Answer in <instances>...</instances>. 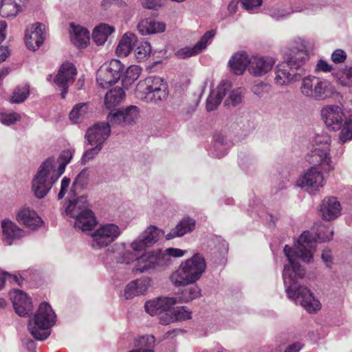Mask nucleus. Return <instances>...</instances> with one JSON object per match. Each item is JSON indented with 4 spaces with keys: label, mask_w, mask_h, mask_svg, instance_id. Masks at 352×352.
I'll list each match as a JSON object with an SVG mask.
<instances>
[{
    "label": "nucleus",
    "mask_w": 352,
    "mask_h": 352,
    "mask_svg": "<svg viewBox=\"0 0 352 352\" xmlns=\"http://www.w3.org/2000/svg\"><path fill=\"white\" fill-rule=\"evenodd\" d=\"M242 100L241 92L239 90H233L229 95L227 102H230L233 106L239 104Z\"/></svg>",
    "instance_id": "56"
},
{
    "label": "nucleus",
    "mask_w": 352,
    "mask_h": 352,
    "mask_svg": "<svg viewBox=\"0 0 352 352\" xmlns=\"http://www.w3.org/2000/svg\"><path fill=\"white\" fill-rule=\"evenodd\" d=\"M45 25L35 23L28 26L25 31V42L29 50L35 51L38 49L44 41Z\"/></svg>",
    "instance_id": "17"
},
{
    "label": "nucleus",
    "mask_w": 352,
    "mask_h": 352,
    "mask_svg": "<svg viewBox=\"0 0 352 352\" xmlns=\"http://www.w3.org/2000/svg\"><path fill=\"white\" fill-rule=\"evenodd\" d=\"M330 137L327 133L316 134L312 138L314 148L311 151L309 162L320 165L325 170H333L334 164L330 155Z\"/></svg>",
    "instance_id": "9"
},
{
    "label": "nucleus",
    "mask_w": 352,
    "mask_h": 352,
    "mask_svg": "<svg viewBox=\"0 0 352 352\" xmlns=\"http://www.w3.org/2000/svg\"><path fill=\"white\" fill-rule=\"evenodd\" d=\"M346 58V54L342 50H336L331 54V60L335 63H343Z\"/></svg>",
    "instance_id": "59"
},
{
    "label": "nucleus",
    "mask_w": 352,
    "mask_h": 352,
    "mask_svg": "<svg viewBox=\"0 0 352 352\" xmlns=\"http://www.w3.org/2000/svg\"><path fill=\"white\" fill-rule=\"evenodd\" d=\"M300 91L302 95L310 100L322 101L333 96L336 88L331 82L314 75L301 78Z\"/></svg>",
    "instance_id": "7"
},
{
    "label": "nucleus",
    "mask_w": 352,
    "mask_h": 352,
    "mask_svg": "<svg viewBox=\"0 0 352 352\" xmlns=\"http://www.w3.org/2000/svg\"><path fill=\"white\" fill-rule=\"evenodd\" d=\"M333 232L331 230L321 228L316 236L309 232H304L298 238L294 248L286 245L284 253L289 263L284 266L283 279L287 297L296 303L300 304L309 313H314L321 308L320 301L307 287L298 284V280L305 276V270L299 264L298 260L310 263L316 250L317 241L325 242L332 239Z\"/></svg>",
    "instance_id": "1"
},
{
    "label": "nucleus",
    "mask_w": 352,
    "mask_h": 352,
    "mask_svg": "<svg viewBox=\"0 0 352 352\" xmlns=\"http://www.w3.org/2000/svg\"><path fill=\"white\" fill-rule=\"evenodd\" d=\"M71 41L78 47H85L89 40V32L83 27L71 25Z\"/></svg>",
    "instance_id": "32"
},
{
    "label": "nucleus",
    "mask_w": 352,
    "mask_h": 352,
    "mask_svg": "<svg viewBox=\"0 0 352 352\" xmlns=\"http://www.w3.org/2000/svg\"><path fill=\"white\" fill-rule=\"evenodd\" d=\"M151 52V46L148 41L140 42L135 49V56L138 62L147 58Z\"/></svg>",
    "instance_id": "42"
},
{
    "label": "nucleus",
    "mask_w": 352,
    "mask_h": 352,
    "mask_svg": "<svg viewBox=\"0 0 352 352\" xmlns=\"http://www.w3.org/2000/svg\"><path fill=\"white\" fill-rule=\"evenodd\" d=\"M77 71L75 66L69 62L64 63L60 67L56 76L54 82L62 88L61 97L65 98L67 93V89L75 79Z\"/></svg>",
    "instance_id": "15"
},
{
    "label": "nucleus",
    "mask_w": 352,
    "mask_h": 352,
    "mask_svg": "<svg viewBox=\"0 0 352 352\" xmlns=\"http://www.w3.org/2000/svg\"><path fill=\"white\" fill-rule=\"evenodd\" d=\"M175 321H182L191 318V312L185 307H179L173 310Z\"/></svg>",
    "instance_id": "48"
},
{
    "label": "nucleus",
    "mask_w": 352,
    "mask_h": 352,
    "mask_svg": "<svg viewBox=\"0 0 352 352\" xmlns=\"http://www.w3.org/2000/svg\"><path fill=\"white\" fill-rule=\"evenodd\" d=\"M21 119V116L16 112L0 113V122L6 126L14 124Z\"/></svg>",
    "instance_id": "44"
},
{
    "label": "nucleus",
    "mask_w": 352,
    "mask_h": 352,
    "mask_svg": "<svg viewBox=\"0 0 352 352\" xmlns=\"http://www.w3.org/2000/svg\"><path fill=\"white\" fill-rule=\"evenodd\" d=\"M142 6L146 9H157L161 6L160 0H142Z\"/></svg>",
    "instance_id": "61"
},
{
    "label": "nucleus",
    "mask_w": 352,
    "mask_h": 352,
    "mask_svg": "<svg viewBox=\"0 0 352 352\" xmlns=\"http://www.w3.org/2000/svg\"><path fill=\"white\" fill-rule=\"evenodd\" d=\"M138 257L130 250H124L116 256V261L118 263L129 264L135 260L138 261Z\"/></svg>",
    "instance_id": "46"
},
{
    "label": "nucleus",
    "mask_w": 352,
    "mask_h": 352,
    "mask_svg": "<svg viewBox=\"0 0 352 352\" xmlns=\"http://www.w3.org/2000/svg\"><path fill=\"white\" fill-rule=\"evenodd\" d=\"M88 182V173L87 170H82L74 179L69 192L70 197H76L78 188H83Z\"/></svg>",
    "instance_id": "39"
},
{
    "label": "nucleus",
    "mask_w": 352,
    "mask_h": 352,
    "mask_svg": "<svg viewBox=\"0 0 352 352\" xmlns=\"http://www.w3.org/2000/svg\"><path fill=\"white\" fill-rule=\"evenodd\" d=\"M206 268L204 258L199 254L181 263L170 275V280L175 287L193 285L200 279Z\"/></svg>",
    "instance_id": "4"
},
{
    "label": "nucleus",
    "mask_w": 352,
    "mask_h": 352,
    "mask_svg": "<svg viewBox=\"0 0 352 352\" xmlns=\"http://www.w3.org/2000/svg\"><path fill=\"white\" fill-rule=\"evenodd\" d=\"M3 241L7 245H12L13 241L24 236V231L14 222L6 219L1 221Z\"/></svg>",
    "instance_id": "24"
},
{
    "label": "nucleus",
    "mask_w": 352,
    "mask_h": 352,
    "mask_svg": "<svg viewBox=\"0 0 352 352\" xmlns=\"http://www.w3.org/2000/svg\"><path fill=\"white\" fill-rule=\"evenodd\" d=\"M136 42L137 38L134 34L129 32L124 34L116 48L117 55L120 57L127 56Z\"/></svg>",
    "instance_id": "31"
},
{
    "label": "nucleus",
    "mask_w": 352,
    "mask_h": 352,
    "mask_svg": "<svg viewBox=\"0 0 352 352\" xmlns=\"http://www.w3.org/2000/svg\"><path fill=\"white\" fill-rule=\"evenodd\" d=\"M184 254V250L174 248L147 252L138 257L133 272L144 273L149 270H163L170 265L172 256L182 257Z\"/></svg>",
    "instance_id": "5"
},
{
    "label": "nucleus",
    "mask_w": 352,
    "mask_h": 352,
    "mask_svg": "<svg viewBox=\"0 0 352 352\" xmlns=\"http://www.w3.org/2000/svg\"><path fill=\"white\" fill-rule=\"evenodd\" d=\"M96 225V219L93 212L89 209L85 210L74 221V227L82 231L91 230Z\"/></svg>",
    "instance_id": "34"
},
{
    "label": "nucleus",
    "mask_w": 352,
    "mask_h": 352,
    "mask_svg": "<svg viewBox=\"0 0 352 352\" xmlns=\"http://www.w3.org/2000/svg\"><path fill=\"white\" fill-rule=\"evenodd\" d=\"M321 117L326 126L331 130L338 131L345 118L343 110L337 105H327L321 110Z\"/></svg>",
    "instance_id": "14"
},
{
    "label": "nucleus",
    "mask_w": 352,
    "mask_h": 352,
    "mask_svg": "<svg viewBox=\"0 0 352 352\" xmlns=\"http://www.w3.org/2000/svg\"><path fill=\"white\" fill-rule=\"evenodd\" d=\"M141 71V68L138 65L129 66L125 72H123L122 80L131 84L139 78Z\"/></svg>",
    "instance_id": "43"
},
{
    "label": "nucleus",
    "mask_w": 352,
    "mask_h": 352,
    "mask_svg": "<svg viewBox=\"0 0 352 352\" xmlns=\"http://www.w3.org/2000/svg\"><path fill=\"white\" fill-rule=\"evenodd\" d=\"M151 278L148 276H142L131 281L124 289V296L125 298L131 299L135 296L145 294L151 286Z\"/></svg>",
    "instance_id": "21"
},
{
    "label": "nucleus",
    "mask_w": 352,
    "mask_h": 352,
    "mask_svg": "<svg viewBox=\"0 0 352 352\" xmlns=\"http://www.w3.org/2000/svg\"><path fill=\"white\" fill-rule=\"evenodd\" d=\"M9 278L11 281H14L18 285H21L20 279L16 276L8 274V272H2L0 270V289L3 287L5 280Z\"/></svg>",
    "instance_id": "55"
},
{
    "label": "nucleus",
    "mask_w": 352,
    "mask_h": 352,
    "mask_svg": "<svg viewBox=\"0 0 352 352\" xmlns=\"http://www.w3.org/2000/svg\"><path fill=\"white\" fill-rule=\"evenodd\" d=\"M341 205L335 197L324 198L320 206L322 218L326 221H332L341 214Z\"/></svg>",
    "instance_id": "22"
},
{
    "label": "nucleus",
    "mask_w": 352,
    "mask_h": 352,
    "mask_svg": "<svg viewBox=\"0 0 352 352\" xmlns=\"http://www.w3.org/2000/svg\"><path fill=\"white\" fill-rule=\"evenodd\" d=\"M196 226L195 219L190 217L183 218L177 226L173 228L166 235V239L168 240L181 237L186 234L192 232Z\"/></svg>",
    "instance_id": "27"
},
{
    "label": "nucleus",
    "mask_w": 352,
    "mask_h": 352,
    "mask_svg": "<svg viewBox=\"0 0 352 352\" xmlns=\"http://www.w3.org/2000/svg\"><path fill=\"white\" fill-rule=\"evenodd\" d=\"M136 98L146 102H157L168 96V85L160 77H151L140 82L135 91Z\"/></svg>",
    "instance_id": "8"
},
{
    "label": "nucleus",
    "mask_w": 352,
    "mask_h": 352,
    "mask_svg": "<svg viewBox=\"0 0 352 352\" xmlns=\"http://www.w3.org/2000/svg\"><path fill=\"white\" fill-rule=\"evenodd\" d=\"M30 94V87L28 85H23L16 87L10 99L11 103L19 104L24 102Z\"/></svg>",
    "instance_id": "40"
},
{
    "label": "nucleus",
    "mask_w": 352,
    "mask_h": 352,
    "mask_svg": "<svg viewBox=\"0 0 352 352\" xmlns=\"http://www.w3.org/2000/svg\"><path fill=\"white\" fill-rule=\"evenodd\" d=\"M73 154L69 150L63 151L58 157V166L54 157L45 160L39 166L36 175L32 180V190L36 197L43 198L50 191L53 184L63 175Z\"/></svg>",
    "instance_id": "3"
},
{
    "label": "nucleus",
    "mask_w": 352,
    "mask_h": 352,
    "mask_svg": "<svg viewBox=\"0 0 352 352\" xmlns=\"http://www.w3.org/2000/svg\"><path fill=\"white\" fill-rule=\"evenodd\" d=\"M124 66L117 59L102 65L97 72L96 80L100 87L106 89L116 84L122 76Z\"/></svg>",
    "instance_id": "11"
},
{
    "label": "nucleus",
    "mask_w": 352,
    "mask_h": 352,
    "mask_svg": "<svg viewBox=\"0 0 352 352\" xmlns=\"http://www.w3.org/2000/svg\"><path fill=\"white\" fill-rule=\"evenodd\" d=\"M338 82L342 86L352 87V66L346 67L338 76Z\"/></svg>",
    "instance_id": "45"
},
{
    "label": "nucleus",
    "mask_w": 352,
    "mask_h": 352,
    "mask_svg": "<svg viewBox=\"0 0 352 352\" xmlns=\"http://www.w3.org/2000/svg\"><path fill=\"white\" fill-rule=\"evenodd\" d=\"M70 184V179L66 177H63L61 181L60 190L58 194V199H61L65 195L67 188Z\"/></svg>",
    "instance_id": "60"
},
{
    "label": "nucleus",
    "mask_w": 352,
    "mask_h": 352,
    "mask_svg": "<svg viewBox=\"0 0 352 352\" xmlns=\"http://www.w3.org/2000/svg\"><path fill=\"white\" fill-rule=\"evenodd\" d=\"M227 153V150L224 146L220 142H216L212 155L217 158L223 157Z\"/></svg>",
    "instance_id": "58"
},
{
    "label": "nucleus",
    "mask_w": 352,
    "mask_h": 352,
    "mask_svg": "<svg viewBox=\"0 0 352 352\" xmlns=\"http://www.w3.org/2000/svg\"><path fill=\"white\" fill-rule=\"evenodd\" d=\"M115 31L114 27L107 24L100 23L93 30L92 38L98 45H102L108 37Z\"/></svg>",
    "instance_id": "33"
},
{
    "label": "nucleus",
    "mask_w": 352,
    "mask_h": 352,
    "mask_svg": "<svg viewBox=\"0 0 352 352\" xmlns=\"http://www.w3.org/2000/svg\"><path fill=\"white\" fill-rule=\"evenodd\" d=\"M89 112V103H79L74 107L69 113L71 121L76 124L84 119Z\"/></svg>",
    "instance_id": "36"
},
{
    "label": "nucleus",
    "mask_w": 352,
    "mask_h": 352,
    "mask_svg": "<svg viewBox=\"0 0 352 352\" xmlns=\"http://www.w3.org/2000/svg\"><path fill=\"white\" fill-rule=\"evenodd\" d=\"M164 232L154 226L148 227L140 236L131 243L134 252H141L152 246L160 239Z\"/></svg>",
    "instance_id": "13"
},
{
    "label": "nucleus",
    "mask_w": 352,
    "mask_h": 352,
    "mask_svg": "<svg viewBox=\"0 0 352 352\" xmlns=\"http://www.w3.org/2000/svg\"><path fill=\"white\" fill-rule=\"evenodd\" d=\"M7 28V23L5 21H0V43L5 39L6 38V30ZM0 50H3V61L6 59L8 56L9 55L8 49L7 47L0 46ZM1 52H0V55H1Z\"/></svg>",
    "instance_id": "50"
},
{
    "label": "nucleus",
    "mask_w": 352,
    "mask_h": 352,
    "mask_svg": "<svg viewBox=\"0 0 352 352\" xmlns=\"http://www.w3.org/2000/svg\"><path fill=\"white\" fill-rule=\"evenodd\" d=\"M332 69V66L324 60H319L316 65L314 72H329Z\"/></svg>",
    "instance_id": "57"
},
{
    "label": "nucleus",
    "mask_w": 352,
    "mask_h": 352,
    "mask_svg": "<svg viewBox=\"0 0 352 352\" xmlns=\"http://www.w3.org/2000/svg\"><path fill=\"white\" fill-rule=\"evenodd\" d=\"M121 234V228L115 223L101 224L90 234L91 247L94 250L107 248L114 242Z\"/></svg>",
    "instance_id": "10"
},
{
    "label": "nucleus",
    "mask_w": 352,
    "mask_h": 352,
    "mask_svg": "<svg viewBox=\"0 0 352 352\" xmlns=\"http://www.w3.org/2000/svg\"><path fill=\"white\" fill-rule=\"evenodd\" d=\"M238 0H232L228 6V11L230 14L236 12L238 6Z\"/></svg>",
    "instance_id": "63"
},
{
    "label": "nucleus",
    "mask_w": 352,
    "mask_h": 352,
    "mask_svg": "<svg viewBox=\"0 0 352 352\" xmlns=\"http://www.w3.org/2000/svg\"><path fill=\"white\" fill-rule=\"evenodd\" d=\"M308 58V54L305 50H298L292 52L291 56L286 63L296 71L305 64Z\"/></svg>",
    "instance_id": "37"
},
{
    "label": "nucleus",
    "mask_w": 352,
    "mask_h": 352,
    "mask_svg": "<svg viewBox=\"0 0 352 352\" xmlns=\"http://www.w3.org/2000/svg\"><path fill=\"white\" fill-rule=\"evenodd\" d=\"M200 296V288L197 285H192L182 292V295L179 297V300H177V302H188L199 297Z\"/></svg>",
    "instance_id": "41"
},
{
    "label": "nucleus",
    "mask_w": 352,
    "mask_h": 352,
    "mask_svg": "<svg viewBox=\"0 0 352 352\" xmlns=\"http://www.w3.org/2000/svg\"><path fill=\"white\" fill-rule=\"evenodd\" d=\"M331 170H325L320 165L312 164L298 180V184L312 194L320 190L324 185V174Z\"/></svg>",
    "instance_id": "12"
},
{
    "label": "nucleus",
    "mask_w": 352,
    "mask_h": 352,
    "mask_svg": "<svg viewBox=\"0 0 352 352\" xmlns=\"http://www.w3.org/2000/svg\"><path fill=\"white\" fill-rule=\"evenodd\" d=\"M160 316V322L163 325H167L170 323L174 322L175 319L173 318V311H170L169 310L163 311L161 313Z\"/></svg>",
    "instance_id": "54"
},
{
    "label": "nucleus",
    "mask_w": 352,
    "mask_h": 352,
    "mask_svg": "<svg viewBox=\"0 0 352 352\" xmlns=\"http://www.w3.org/2000/svg\"><path fill=\"white\" fill-rule=\"evenodd\" d=\"M125 98V93L122 88H115L108 91L104 97V104L107 109L114 108L120 104Z\"/></svg>",
    "instance_id": "35"
},
{
    "label": "nucleus",
    "mask_w": 352,
    "mask_h": 352,
    "mask_svg": "<svg viewBox=\"0 0 352 352\" xmlns=\"http://www.w3.org/2000/svg\"><path fill=\"white\" fill-rule=\"evenodd\" d=\"M165 29L166 25L164 23L153 19H143L138 25V30L142 35L163 32Z\"/></svg>",
    "instance_id": "30"
},
{
    "label": "nucleus",
    "mask_w": 352,
    "mask_h": 352,
    "mask_svg": "<svg viewBox=\"0 0 352 352\" xmlns=\"http://www.w3.org/2000/svg\"><path fill=\"white\" fill-rule=\"evenodd\" d=\"M244 9L248 11H255L263 3L262 0H241Z\"/></svg>",
    "instance_id": "52"
},
{
    "label": "nucleus",
    "mask_w": 352,
    "mask_h": 352,
    "mask_svg": "<svg viewBox=\"0 0 352 352\" xmlns=\"http://www.w3.org/2000/svg\"><path fill=\"white\" fill-rule=\"evenodd\" d=\"M69 197H70L69 195ZM74 197H72L73 198ZM72 199V197H69ZM87 199L85 196H80L76 199H69V203L65 208V212L67 216L77 219L80 215L88 210Z\"/></svg>",
    "instance_id": "28"
},
{
    "label": "nucleus",
    "mask_w": 352,
    "mask_h": 352,
    "mask_svg": "<svg viewBox=\"0 0 352 352\" xmlns=\"http://www.w3.org/2000/svg\"><path fill=\"white\" fill-rule=\"evenodd\" d=\"M139 116V111L135 106L111 111L108 117V123H97L87 129L85 139L89 145L103 146L111 133V126H126L135 122Z\"/></svg>",
    "instance_id": "2"
},
{
    "label": "nucleus",
    "mask_w": 352,
    "mask_h": 352,
    "mask_svg": "<svg viewBox=\"0 0 352 352\" xmlns=\"http://www.w3.org/2000/svg\"><path fill=\"white\" fill-rule=\"evenodd\" d=\"M199 53H200L199 50L195 45L192 48L185 47L180 49L177 52V56L180 58H186L195 56Z\"/></svg>",
    "instance_id": "51"
},
{
    "label": "nucleus",
    "mask_w": 352,
    "mask_h": 352,
    "mask_svg": "<svg viewBox=\"0 0 352 352\" xmlns=\"http://www.w3.org/2000/svg\"><path fill=\"white\" fill-rule=\"evenodd\" d=\"M16 220L32 230L39 228L43 223L36 212L30 208L21 209L16 214Z\"/></svg>",
    "instance_id": "25"
},
{
    "label": "nucleus",
    "mask_w": 352,
    "mask_h": 352,
    "mask_svg": "<svg viewBox=\"0 0 352 352\" xmlns=\"http://www.w3.org/2000/svg\"><path fill=\"white\" fill-rule=\"evenodd\" d=\"M274 82L278 86L288 85L301 79V75L298 74L286 62H283L276 65L274 69Z\"/></svg>",
    "instance_id": "16"
},
{
    "label": "nucleus",
    "mask_w": 352,
    "mask_h": 352,
    "mask_svg": "<svg viewBox=\"0 0 352 352\" xmlns=\"http://www.w3.org/2000/svg\"><path fill=\"white\" fill-rule=\"evenodd\" d=\"M26 344H27V348L29 350H32L35 348L34 342L32 340H28Z\"/></svg>",
    "instance_id": "64"
},
{
    "label": "nucleus",
    "mask_w": 352,
    "mask_h": 352,
    "mask_svg": "<svg viewBox=\"0 0 352 352\" xmlns=\"http://www.w3.org/2000/svg\"><path fill=\"white\" fill-rule=\"evenodd\" d=\"M177 302V300L174 297H159L147 301L144 308L151 316H155L170 310Z\"/></svg>",
    "instance_id": "20"
},
{
    "label": "nucleus",
    "mask_w": 352,
    "mask_h": 352,
    "mask_svg": "<svg viewBox=\"0 0 352 352\" xmlns=\"http://www.w3.org/2000/svg\"><path fill=\"white\" fill-rule=\"evenodd\" d=\"M321 258L327 267L331 268L333 265V257L330 249H324L322 251Z\"/></svg>",
    "instance_id": "53"
},
{
    "label": "nucleus",
    "mask_w": 352,
    "mask_h": 352,
    "mask_svg": "<svg viewBox=\"0 0 352 352\" xmlns=\"http://www.w3.org/2000/svg\"><path fill=\"white\" fill-rule=\"evenodd\" d=\"M10 298L16 313L20 316L29 315L32 310L31 298L21 290H14L10 293Z\"/></svg>",
    "instance_id": "19"
},
{
    "label": "nucleus",
    "mask_w": 352,
    "mask_h": 352,
    "mask_svg": "<svg viewBox=\"0 0 352 352\" xmlns=\"http://www.w3.org/2000/svg\"><path fill=\"white\" fill-rule=\"evenodd\" d=\"M56 316L46 302L40 304L34 315L30 319L28 328L37 340H44L50 335V329L55 324Z\"/></svg>",
    "instance_id": "6"
},
{
    "label": "nucleus",
    "mask_w": 352,
    "mask_h": 352,
    "mask_svg": "<svg viewBox=\"0 0 352 352\" xmlns=\"http://www.w3.org/2000/svg\"><path fill=\"white\" fill-rule=\"evenodd\" d=\"M93 147L87 149L83 154L82 157V163L85 164L89 161L95 158V157L100 152L102 147L97 145H91Z\"/></svg>",
    "instance_id": "49"
},
{
    "label": "nucleus",
    "mask_w": 352,
    "mask_h": 352,
    "mask_svg": "<svg viewBox=\"0 0 352 352\" xmlns=\"http://www.w3.org/2000/svg\"><path fill=\"white\" fill-rule=\"evenodd\" d=\"M344 118L339 135V139L342 143L352 140V114Z\"/></svg>",
    "instance_id": "38"
},
{
    "label": "nucleus",
    "mask_w": 352,
    "mask_h": 352,
    "mask_svg": "<svg viewBox=\"0 0 352 352\" xmlns=\"http://www.w3.org/2000/svg\"><path fill=\"white\" fill-rule=\"evenodd\" d=\"M230 87L228 82L222 81L216 89L211 91L206 101V109L208 111L214 110L220 104Z\"/></svg>",
    "instance_id": "26"
},
{
    "label": "nucleus",
    "mask_w": 352,
    "mask_h": 352,
    "mask_svg": "<svg viewBox=\"0 0 352 352\" xmlns=\"http://www.w3.org/2000/svg\"><path fill=\"white\" fill-rule=\"evenodd\" d=\"M30 0H0V15L3 18H14L24 10Z\"/></svg>",
    "instance_id": "23"
},
{
    "label": "nucleus",
    "mask_w": 352,
    "mask_h": 352,
    "mask_svg": "<svg viewBox=\"0 0 352 352\" xmlns=\"http://www.w3.org/2000/svg\"><path fill=\"white\" fill-rule=\"evenodd\" d=\"M250 58L246 52H239L234 54L228 62L232 72L236 75H241L247 67H249Z\"/></svg>",
    "instance_id": "29"
},
{
    "label": "nucleus",
    "mask_w": 352,
    "mask_h": 352,
    "mask_svg": "<svg viewBox=\"0 0 352 352\" xmlns=\"http://www.w3.org/2000/svg\"><path fill=\"white\" fill-rule=\"evenodd\" d=\"M302 348V344L300 342H295L290 344L285 352H299Z\"/></svg>",
    "instance_id": "62"
},
{
    "label": "nucleus",
    "mask_w": 352,
    "mask_h": 352,
    "mask_svg": "<svg viewBox=\"0 0 352 352\" xmlns=\"http://www.w3.org/2000/svg\"><path fill=\"white\" fill-rule=\"evenodd\" d=\"M216 34V31L214 30H209L206 32L201 38L199 41L197 43L195 46L199 50V52H201L204 49L207 47L208 41L212 39V38Z\"/></svg>",
    "instance_id": "47"
},
{
    "label": "nucleus",
    "mask_w": 352,
    "mask_h": 352,
    "mask_svg": "<svg viewBox=\"0 0 352 352\" xmlns=\"http://www.w3.org/2000/svg\"><path fill=\"white\" fill-rule=\"evenodd\" d=\"M274 63L272 57L254 56L250 58L248 72L254 76H262L272 69Z\"/></svg>",
    "instance_id": "18"
}]
</instances>
